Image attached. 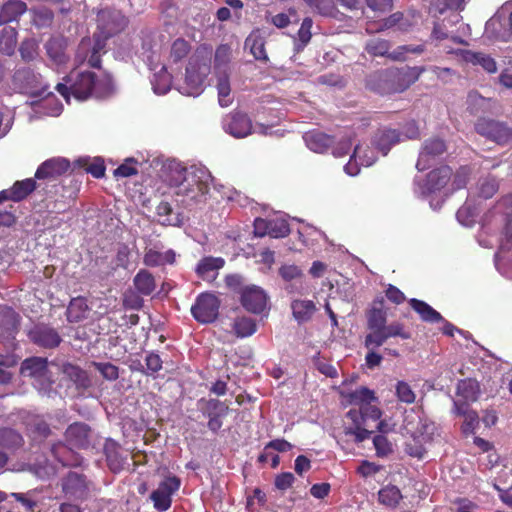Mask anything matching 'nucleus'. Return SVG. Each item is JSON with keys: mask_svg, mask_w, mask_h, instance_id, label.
Here are the masks:
<instances>
[{"mask_svg": "<svg viewBox=\"0 0 512 512\" xmlns=\"http://www.w3.org/2000/svg\"><path fill=\"white\" fill-rule=\"evenodd\" d=\"M210 72L211 50L200 47L189 58L184 81L179 85L178 91L187 96H199L204 91Z\"/></svg>", "mask_w": 512, "mask_h": 512, "instance_id": "5", "label": "nucleus"}, {"mask_svg": "<svg viewBox=\"0 0 512 512\" xmlns=\"http://www.w3.org/2000/svg\"><path fill=\"white\" fill-rule=\"evenodd\" d=\"M313 22L311 18H305L300 26V29L298 30L297 34V48L302 49L304 48L310 41L312 33Z\"/></svg>", "mask_w": 512, "mask_h": 512, "instance_id": "61", "label": "nucleus"}, {"mask_svg": "<svg viewBox=\"0 0 512 512\" xmlns=\"http://www.w3.org/2000/svg\"><path fill=\"white\" fill-rule=\"evenodd\" d=\"M313 10L323 16H332L335 11L333 0H304Z\"/></svg>", "mask_w": 512, "mask_h": 512, "instance_id": "59", "label": "nucleus"}, {"mask_svg": "<svg viewBox=\"0 0 512 512\" xmlns=\"http://www.w3.org/2000/svg\"><path fill=\"white\" fill-rule=\"evenodd\" d=\"M484 36L492 42L512 39V0L505 2L486 22Z\"/></svg>", "mask_w": 512, "mask_h": 512, "instance_id": "6", "label": "nucleus"}, {"mask_svg": "<svg viewBox=\"0 0 512 512\" xmlns=\"http://www.w3.org/2000/svg\"><path fill=\"white\" fill-rule=\"evenodd\" d=\"M17 43V32L12 27H5L0 34V51L6 55H12Z\"/></svg>", "mask_w": 512, "mask_h": 512, "instance_id": "50", "label": "nucleus"}, {"mask_svg": "<svg viewBox=\"0 0 512 512\" xmlns=\"http://www.w3.org/2000/svg\"><path fill=\"white\" fill-rule=\"evenodd\" d=\"M498 189V184L493 178H484L480 181L478 195L484 199L492 197Z\"/></svg>", "mask_w": 512, "mask_h": 512, "instance_id": "64", "label": "nucleus"}, {"mask_svg": "<svg viewBox=\"0 0 512 512\" xmlns=\"http://www.w3.org/2000/svg\"><path fill=\"white\" fill-rule=\"evenodd\" d=\"M389 72L390 69H387L377 71L369 75L367 78V87L379 94H390L398 92L394 77H388L387 75L384 77V74Z\"/></svg>", "mask_w": 512, "mask_h": 512, "instance_id": "23", "label": "nucleus"}, {"mask_svg": "<svg viewBox=\"0 0 512 512\" xmlns=\"http://www.w3.org/2000/svg\"><path fill=\"white\" fill-rule=\"evenodd\" d=\"M125 53L129 55L132 51L139 54L143 60L149 65L151 70H156L157 64L156 53L153 50V37L146 34L141 38H135L131 47L124 48Z\"/></svg>", "mask_w": 512, "mask_h": 512, "instance_id": "19", "label": "nucleus"}, {"mask_svg": "<svg viewBox=\"0 0 512 512\" xmlns=\"http://www.w3.org/2000/svg\"><path fill=\"white\" fill-rule=\"evenodd\" d=\"M26 4L20 0L6 2L0 10V24H6L18 19L26 11Z\"/></svg>", "mask_w": 512, "mask_h": 512, "instance_id": "39", "label": "nucleus"}, {"mask_svg": "<svg viewBox=\"0 0 512 512\" xmlns=\"http://www.w3.org/2000/svg\"><path fill=\"white\" fill-rule=\"evenodd\" d=\"M204 415L207 417H225L228 414V406L217 399L200 400Z\"/></svg>", "mask_w": 512, "mask_h": 512, "instance_id": "52", "label": "nucleus"}, {"mask_svg": "<svg viewBox=\"0 0 512 512\" xmlns=\"http://www.w3.org/2000/svg\"><path fill=\"white\" fill-rule=\"evenodd\" d=\"M401 141V134L395 129H380L375 134L373 146H376L378 152L383 156L387 155L391 147Z\"/></svg>", "mask_w": 512, "mask_h": 512, "instance_id": "30", "label": "nucleus"}, {"mask_svg": "<svg viewBox=\"0 0 512 512\" xmlns=\"http://www.w3.org/2000/svg\"><path fill=\"white\" fill-rule=\"evenodd\" d=\"M233 329L238 337L244 338L253 335L257 326L254 319L247 316H240L234 320Z\"/></svg>", "mask_w": 512, "mask_h": 512, "instance_id": "51", "label": "nucleus"}, {"mask_svg": "<svg viewBox=\"0 0 512 512\" xmlns=\"http://www.w3.org/2000/svg\"><path fill=\"white\" fill-rule=\"evenodd\" d=\"M477 215L476 207L468 199L457 211L456 218L461 225L471 227L476 222Z\"/></svg>", "mask_w": 512, "mask_h": 512, "instance_id": "53", "label": "nucleus"}, {"mask_svg": "<svg viewBox=\"0 0 512 512\" xmlns=\"http://www.w3.org/2000/svg\"><path fill=\"white\" fill-rule=\"evenodd\" d=\"M343 396L347 399L349 404L356 405L361 410L368 404L379 403V399L375 392L367 387L361 386L351 392L343 393Z\"/></svg>", "mask_w": 512, "mask_h": 512, "instance_id": "33", "label": "nucleus"}, {"mask_svg": "<svg viewBox=\"0 0 512 512\" xmlns=\"http://www.w3.org/2000/svg\"><path fill=\"white\" fill-rule=\"evenodd\" d=\"M401 499L402 494L394 485L385 486L378 492L379 502L386 507H396Z\"/></svg>", "mask_w": 512, "mask_h": 512, "instance_id": "48", "label": "nucleus"}, {"mask_svg": "<svg viewBox=\"0 0 512 512\" xmlns=\"http://www.w3.org/2000/svg\"><path fill=\"white\" fill-rule=\"evenodd\" d=\"M190 51V46L184 39H177L173 42L171 47L170 57L174 62L184 58Z\"/></svg>", "mask_w": 512, "mask_h": 512, "instance_id": "63", "label": "nucleus"}, {"mask_svg": "<svg viewBox=\"0 0 512 512\" xmlns=\"http://www.w3.org/2000/svg\"><path fill=\"white\" fill-rule=\"evenodd\" d=\"M376 146L371 147L366 143L357 144L348 163L344 166V171L349 176H356L360 172V167H369L378 159Z\"/></svg>", "mask_w": 512, "mask_h": 512, "instance_id": "9", "label": "nucleus"}, {"mask_svg": "<svg viewBox=\"0 0 512 512\" xmlns=\"http://www.w3.org/2000/svg\"><path fill=\"white\" fill-rule=\"evenodd\" d=\"M14 89L19 93H32V73L29 68L17 69L12 78Z\"/></svg>", "mask_w": 512, "mask_h": 512, "instance_id": "43", "label": "nucleus"}, {"mask_svg": "<svg viewBox=\"0 0 512 512\" xmlns=\"http://www.w3.org/2000/svg\"><path fill=\"white\" fill-rule=\"evenodd\" d=\"M179 487L180 481L178 478L168 477L164 479L150 496L154 507L160 512L168 510L171 506V496Z\"/></svg>", "mask_w": 512, "mask_h": 512, "instance_id": "13", "label": "nucleus"}, {"mask_svg": "<svg viewBox=\"0 0 512 512\" xmlns=\"http://www.w3.org/2000/svg\"><path fill=\"white\" fill-rule=\"evenodd\" d=\"M411 25H412V23L410 22V20L408 18L404 17V15L402 13L397 12V13L390 15L388 18L382 20L379 23L378 27H376V28H373L372 26H368L366 28V31L368 33H373V32H379V31H383L386 29H390V28H393L396 26L401 31H407Z\"/></svg>", "mask_w": 512, "mask_h": 512, "instance_id": "38", "label": "nucleus"}, {"mask_svg": "<svg viewBox=\"0 0 512 512\" xmlns=\"http://www.w3.org/2000/svg\"><path fill=\"white\" fill-rule=\"evenodd\" d=\"M22 436L11 428L0 429V446L4 448H17L22 445Z\"/></svg>", "mask_w": 512, "mask_h": 512, "instance_id": "55", "label": "nucleus"}, {"mask_svg": "<svg viewBox=\"0 0 512 512\" xmlns=\"http://www.w3.org/2000/svg\"><path fill=\"white\" fill-rule=\"evenodd\" d=\"M290 228L282 215L269 219L268 235L272 238H282L289 234Z\"/></svg>", "mask_w": 512, "mask_h": 512, "instance_id": "54", "label": "nucleus"}, {"mask_svg": "<svg viewBox=\"0 0 512 512\" xmlns=\"http://www.w3.org/2000/svg\"><path fill=\"white\" fill-rule=\"evenodd\" d=\"M367 329L364 346L369 350L365 361L368 368L379 366L382 356L375 350L382 346L391 337L409 339L410 334L405 331L400 322L387 324V313L381 308H372L367 313Z\"/></svg>", "mask_w": 512, "mask_h": 512, "instance_id": "3", "label": "nucleus"}, {"mask_svg": "<svg viewBox=\"0 0 512 512\" xmlns=\"http://www.w3.org/2000/svg\"><path fill=\"white\" fill-rule=\"evenodd\" d=\"M231 55L232 49L229 45L222 44L218 46L214 56V72L230 71Z\"/></svg>", "mask_w": 512, "mask_h": 512, "instance_id": "47", "label": "nucleus"}, {"mask_svg": "<svg viewBox=\"0 0 512 512\" xmlns=\"http://www.w3.org/2000/svg\"><path fill=\"white\" fill-rule=\"evenodd\" d=\"M409 417L410 416H407L405 420V429L407 433H409L414 440L429 442L436 431L435 423L416 415L418 422L417 424H414L413 421L409 420Z\"/></svg>", "mask_w": 512, "mask_h": 512, "instance_id": "20", "label": "nucleus"}, {"mask_svg": "<svg viewBox=\"0 0 512 512\" xmlns=\"http://www.w3.org/2000/svg\"><path fill=\"white\" fill-rule=\"evenodd\" d=\"M220 301L212 293H202L191 307L193 317L200 323L213 322L219 314Z\"/></svg>", "mask_w": 512, "mask_h": 512, "instance_id": "10", "label": "nucleus"}, {"mask_svg": "<svg viewBox=\"0 0 512 512\" xmlns=\"http://www.w3.org/2000/svg\"><path fill=\"white\" fill-rule=\"evenodd\" d=\"M425 71L424 67H407L405 69H390L386 75L394 77L398 92H402L418 80Z\"/></svg>", "mask_w": 512, "mask_h": 512, "instance_id": "24", "label": "nucleus"}, {"mask_svg": "<svg viewBox=\"0 0 512 512\" xmlns=\"http://www.w3.org/2000/svg\"><path fill=\"white\" fill-rule=\"evenodd\" d=\"M450 176V168L440 167L431 171L426 179L416 177L414 180V193L419 197L428 196L443 188L449 181Z\"/></svg>", "mask_w": 512, "mask_h": 512, "instance_id": "8", "label": "nucleus"}, {"mask_svg": "<svg viewBox=\"0 0 512 512\" xmlns=\"http://www.w3.org/2000/svg\"><path fill=\"white\" fill-rule=\"evenodd\" d=\"M34 387L39 392H46L52 383L47 361L41 357H34Z\"/></svg>", "mask_w": 512, "mask_h": 512, "instance_id": "35", "label": "nucleus"}, {"mask_svg": "<svg viewBox=\"0 0 512 512\" xmlns=\"http://www.w3.org/2000/svg\"><path fill=\"white\" fill-rule=\"evenodd\" d=\"M225 263V259L222 257L205 256L197 262L194 271L198 278L212 283L218 277L219 271L225 266Z\"/></svg>", "mask_w": 512, "mask_h": 512, "instance_id": "18", "label": "nucleus"}, {"mask_svg": "<svg viewBox=\"0 0 512 512\" xmlns=\"http://www.w3.org/2000/svg\"><path fill=\"white\" fill-rule=\"evenodd\" d=\"M409 304L425 322L435 323L443 320L441 314L424 301L412 298Z\"/></svg>", "mask_w": 512, "mask_h": 512, "instance_id": "41", "label": "nucleus"}, {"mask_svg": "<svg viewBox=\"0 0 512 512\" xmlns=\"http://www.w3.org/2000/svg\"><path fill=\"white\" fill-rule=\"evenodd\" d=\"M213 184V194H218V196H214L216 201L220 200H227V201H234L238 197V192L234 190L233 188L229 186H225L222 184H215L211 183L210 186Z\"/></svg>", "mask_w": 512, "mask_h": 512, "instance_id": "62", "label": "nucleus"}, {"mask_svg": "<svg viewBox=\"0 0 512 512\" xmlns=\"http://www.w3.org/2000/svg\"><path fill=\"white\" fill-rule=\"evenodd\" d=\"M56 89L69 103L71 97L77 101L87 100L93 95L98 98L106 97L113 92L114 84L111 76L105 72L96 74L91 71L73 70L63 82L56 85Z\"/></svg>", "mask_w": 512, "mask_h": 512, "instance_id": "2", "label": "nucleus"}, {"mask_svg": "<svg viewBox=\"0 0 512 512\" xmlns=\"http://www.w3.org/2000/svg\"><path fill=\"white\" fill-rule=\"evenodd\" d=\"M99 22L101 35H95L94 41L89 38L83 39L76 52V60L79 63L87 62L90 67H99L100 52L105 46L104 40L127 24L126 19L120 13L111 14L105 11L99 14Z\"/></svg>", "mask_w": 512, "mask_h": 512, "instance_id": "4", "label": "nucleus"}, {"mask_svg": "<svg viewBox=\"0 0 512 512\" xmlns=\"http://www.w3.org/2000/svg\"><path fill=\"white\" fill-rule=\"evenodd\" d=\"M215 88L218 95V103L225 108L233 103V95L230 84V71L214 72Z\"/></svg>", "mask_w": 512, "mask_h": 512, "instance_id": "26", "label": "nucleus"}, {"mask_svg": "<svg viewBox=\"0 0 512 512\" xmlns=\"http://www.w3.org/2000/svg\"><path fill=\"white\" fill-rule=\"evenodd\" d=\"M137 291L143 295H149L155 290V280L151 273L140 270L134 278Z\"/></svg>", "mask_w": 512, "mask_h": 512, "instance_id": "49", "label": "nucleus"}, {"mask_svg": "<svg viewBox=\"0 0 512 512\" xmlns=\"http://www.w3.org/2000/svg\"><path fill=\"white\" fill-rule=\"evenodd\" d=\"M447 53L455 54L457 57H459L462 61L466 63L472 64L474 66L479 65L488 73H494L497 70L495 60L484 53L473 52L470 50L463 49L447 50Z\"/></svg>", "mask_w": 512, "mask_h": 512, "instance_id": "21", "label": "nucleus"}, {"mask_svg": "<svg viewBox=\"0 0 512 512\" xmlns=\"http://www.w3.org/2000/svg\"><path fill=\"white\" fill-rule=\"evenodd\" d=\"M65 437L70 449L86 448L89 445L90 429L84 423H74L67 428Z\"/></svg>", "mask_w": 512, "mask_h": 512, "instance_id": "25", "label": "nucleus"}, {"mask_svg": "<svg viewBox=\"0 0 512 512\" xmlns=\"http://www.w3.org/2000/svg\"><path fill=\"white\" fill-rule=\"evenodd\" d=\"M265 32L259 29L252 31L245 40V48L249 49L258 61L268 62L269 58L265 50Z\"/></svg>", "mask_w": 512, "mask_h": 512, "instance_id": "28", "label": "nucleus"}, {"mask_svg": "<svg viewBox=\"0 0 512 512\" xmlns=\"http://www.w3.org/2000/svg\"><path fill=\"white\" fill-rule=\"evenodd\" d=\"M70 168V162L63 157H54L44 161L34 173V180H47L54 182L58 177L66 173Z\"/></svg>", "mask_w": 512, "mask_h": 512, "instance_id": "16", "label": "nucleus"}, {"mask_svg": "<svg viewBox=\"0 0 512 512\" xmlns=\"http://www.w3.org/2000/svg\"><path fill=\"white\" fill-rule=\"evenodd\" d=\"M43 92H38L34 85V118L43 116L57 117L62 113L63 106L57 97L48 92L42 96Z\"/></svg>", "mask_w": 512, "mask_h": 512, "instance_id": "14", "label": "nucleus"}, {"mask_svg": "<svg viewBox=\"0 0 512 512\" xmlns=\"http://www.w3.org/2000/svg\"><path fill=\"white\" fill-rule=\"evenodd\" d=\"M480 393L479 383L474 379H464L459 381L457 385V398L460 403L467 405L478 399Z\"/></svg>", "mask_w": 512, "mask_h": 512, "instance_id": "37", "label": "nucleus"}, {"mask_svg": "<svg viewBox=\"0 0 512 512\" xmlns=\"http://www.w3.org/2000/svg\"><path fill=\"white\" fill-rule=\"evenodd\" d=\"M222 127L226 133L234 138H245L252 133L272 135V128L263 124L252 125L250 118L241 112L226 115L222 120Z\"/></svg>", "mask_w": 512, "mask_h": 512, "instance_id": "7", "label": "nucleus"}, {"mask_svg": "<svg viewBox=\"0 0 512 512\" xmlns=\"http://www.w3.org/2000/svg\"><path fill=\"white\" fill-rule=\"evenodd\" d=\"M390 42L381 38H373L366 43L365 49L372 56H386L389 58Z\"/></svg>", "mask_w": 512, "mask_h": 512, "instance_id": "56", "label": "nucleus"}, {"mask_svg": "<svg viewBox=\"0 0 512 512\" xmlns=\"http://www.w3.org/2000/svg\"><path fill=\"white\" fill-rule=\"evenodd\" d=\"M151 84L153 91L158 95H164L170 90L172 78L165 66L154 72Z\"/></svg>", "mask_w": 512, "mask_h": 512, "instance_id": "44", "label": "nucleus"}, {"mask_svg": "<svg viewBox=\"0 0 512 512\" xmlns=\"http://www.w3.org/2000/svg\"><path fill=\"white\" fill-rule=\"evenodd\" d=\"M175 261L176 253L172 249L161 251L156 248H150L146 251L143 258L144 264L151 267L174 264Z\"/></svg>", "mask_w": 512, "mask_h": 512, "instance_id": "36", "label": "nucleus"}, {"mask_svg": "<svg viewBox=\"0 0 512 512\" xmlns=\"http://www.w3.org/2000/svg\"><path fill=\"white\" fill-rule=\"evenodd\" d=\"M242 306L249 312L260 314L267 306V295L256 285H247L240 290Z\"/></svg>", "mask_w": 512, "mask_h": 512, "instance_id": "12", "label": "nucleus"}, {"mask_svg": "<svg viewBox=\"0 0 512 512\" xmlns=\"http://www.w3.org/2000/svg\"><path fill=\"white\" fill-rule=\"evenodd\" d=\"M441 13H445L446 16L441 22H436L432 31V37L437 40L452 39L456 43L464 44L465 42L458 36L453 35L451 28L460 22L461 16L456 11L443 10Z\"/></svg>", "mask_w": 512, "mask_h": 512, "instance_id": "17", "label": "nucleus"}, {"mask_svg": "<svg viewBox=\"0 0 512 512\" xmlns=\"http://www.w3.org/2000/svg\"><path fill=\"white\" fill-rule=\"evenodd\" d=\"M34 343L46 348H54L59 345L60 337L52 328L37 327V329H34Z\"/></svg>", "mask_w": 512, "mask_h": 512, "instance_id": "42", "label": "nucleus"}, {"mask_svg": "<svg viewBox=\"0 0 512 512\" xmlns=\"http://www.w3.org/2000/svg\"><path fill=\"white\" fill-rule=\"evenodd\" d=\"M303 139L306 146L315 153L326 152L333 143V139L329 135L317 130L306 132Z\"/></svg>", "mask_w": 512, "mask_h": 512, "instance_id": "32", "label": "nucleus"}, {"mask_svg": "<svg viewBox=\"0 0 512 512\" xmlns=\"http://www.w3.org/2000/svg\"><path fill=\"white\" fill-rule=\"evenodd\" d=\"M32 193V178L16 181L10 189L0 192V203L3 201L19 202Z\"/></svg>", "mask_w": 512, "mask_h": 512, "instance_id": "29", "label": "nucleus"}, {"mask_svg": "<svg viewBox=\"0 0 512 512\" xmlns=\"http://www.w3.org/2000/svg\"><path fill=\"white\" fill-rule=\"evenodd\" d=\"M156 214L162 225L179 226L182 222L180 215L173 211L168 202H161L156 208Z\"/></svg>", "mask_w": 512, "mask_h": 512, "instance_id": "45", "label": "nucleus"}, {"mask_svg": "<svg viewBox=\"0 0 512 512\" xmlns=\"http://www.w3.org/2000/svg\"><path fill=\"white\" fill-rule=\"evenodd\" d=\"M121 446L113 439H106L104 444V454L109 469L114 472H120L125 465L126 457L121 454Z\"/></svg>", "mask_w": 512, "mask_h": 512, "instance_id": "27", "label": "nucleus"}, {"mask_svg": "<svg viewBox=\"0 0 512 512\" xmlns=\"http://www.w3.org/2000/svg\"><path fill=\"white\" fill-rule=\"evenodd\" d=\"M425 50L424 44L418 45H402L397 47L389 54V58L395 61H405L409 54H421Z\"/></svg>", "mask_w": 512, "mask_h": 512, "instance_id": "57", "label": "nucleus"}, {"mask_svg": "<svg viewBox=\"0 0 512 512\" xmlns=\"http://www.w3.org/2000/svg\"><path fill=\"white\" fill-rule=\"evenodd\" d=\"M446 149L445 143L439 138H432L426 140L419 153V158L416 164V168L419 171H423L430 167L431 160L442 154Z\"/></svg>", "mask_w": 512, "mask_h": 512, "instance_id": "22", "label": "nucleus"}, {"mask_svg": "<svg viewBox=\"0 0 512 512\" xmlns=\"http://www.w3.org/2000/svg\"><path fill=\"white\" fill-rule=\"evenodd\" d=\"M90 485L84 475L71 471L63 479L62 489L68 498L82 500L88 496Z\"/></svg>", "mask_w": 512, "mask_h": 512, "instance_id": "15", "label": "nucleus"}, {"mask_svg": "<svg viewBox=\"0 0 512 512\" xmlns=\"http://www.w3.org/2000/svg\"><path fill=\"white\" fill-rule=\"evenodd\" d=\"M21 316L13 308L0 305V338L12 349L16 348L14 340L19 332Z\"/></svg>", "mask_w": 512, "mask_h": 512, "instance_id": "11", "label": "nucleus"}, {"mask_svg": "<svg viewBox=\"0 0 512 512\" xmlns=\"http://www.w3.org/2000/svg\"><path fill=\"white\" fill-rule=\"evenodd\" d=\"M476 130L497 142L505 141L509 135V130L504 125L494 121L479 120L476 124Z\"/></svg>", "mask_w": 512, "mask_h": 512, "instance_id": "34", "label": "nucleus"}, {"mask_svg": "<svg viewBox=\"0 0 512 512\" xmlns=\"http://www.w3.org/2000/svg\"><path fill=\"white\" fill-rule=\"evenodd\" d=\"M347 416L353 421L355 422L356 424V427L355 429H349L347 431V434H351V435H354L355 436V440L357 442H362L364 441L365 439L369 438L371 432L368 431L367 429L365 428H361L360 427V422H358V412L356 410H350L348 413H347Z\"/></svg>", "mask_w": 512, "mask_h": 512, "instance_id": "60", "label": "nucleus"}, {"mask_svg": "<svg viewBox=\"0 0 512 512\" xmlns=\"http://www.w3.org/2000/svg\"><path fill=\"white\" fill-rule=\"evenodd\" d=\"M454 408L456 414L464 418L461 427L463 434H474L479 425V417L477 413L473 410H470L468 405L460 403V400H454Z\"/></svg>", "mask_w": 512, "mask_h": 512, "instance_id": "31", "label": "nucleus"}, {"mask_svg": "<svg viewBox=\"0 0 512 512\" xmlns=\"http://www.w3.org/2000/svg\"><path fill=\"white\" fill-rule=\"evenodd\" d=\"M395 394L397 399L406 404H412L416 400V393L405 381H398L395 386Z\"/></svg>", "mask_w": 512, "mask_h": 512, "instance_id": "58", "label": "nucleus"}, {"mask_svg": "<svg viewBox=\"0 0 512 512\" xmlns=\"http://www.w3.org/2000/svg\"><path fill=\"white\" fill-rule=\"evenodd\" d=\"M293 315L299 322L309 320L314 314L316 308L311 300H295L291 305Z\"/></svg>", "mask_w": 512, "mask_h": 512, "instance_id": "46", "label": "nucleus"}, {"mask_svg": "<svg viewBox=\"0 0 512 512\" xmlns=\"http://www.w3.org/2000/svg\"><path fill=\"white\" fill-rule=\"evenodd\" d=\"M89 307L84 297H76L70 301L67 308V319L69 322H80L87 318Z\"/></svg>", "mask_w": 512, "mask_h": 512, "instance_id": "40", "label": "nucleus"}, {"mask_svg": "<svg viewBox=\"0 0 512 512\" xmlns=\"http://www.w3.org/2000/svg\"><path fill=\"white\" fill-rule=\"evenodd\" d=\"M160 178L175 195L183 196L187 204L205 202L210 194L212 175L202 165L186 168L177 160H167L162 165Z\"/></svg>", "mask_w": 512, "mask_h": 512, "instance_id": "1", "label": "nucleus"}]
</instances>
